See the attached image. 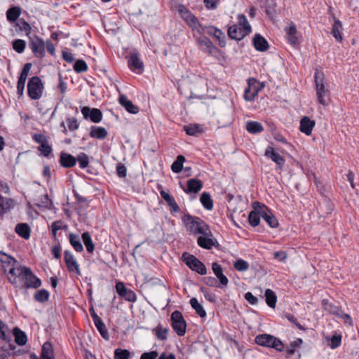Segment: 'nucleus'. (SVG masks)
I'll list each match as a JSON object with an SVG mask.
<instances>
[{
  "label": "nucleus",
  "mask_w": 359,
  "mask_h": 359,
  "mask_svg": "<svg viewBox=\"0 0 359 359\" xmlns=\"http://www.w3.org/2000/svg\"><path fill=\"white\" fill-rule=\"evenodd\" d=\"M182 220L188 231L194 235L201 234L207 236L210 234V230L206 223L200 217L184 215Z\"/></svg>",
  "instance_id": "f257e3e1"
},
{
  "label": "nucleus",
  "mask_w": 359,
  "mask_h": 359,
  "mask_svg": "<svg viewBox=\"0 0 359 359\" xmlns=\"http://www.w3.org/2000/svg\"><path fill=\"white\" fill-rule=\"evenodd\" d=\"M314 79L318 102L323 106H327L330 101V90L325 86L323 73L317 71Z\"/></svg>",
  "instance_id": "f03ea898"
},
{
  "label": "nucleus",
  "mask_w": 359,
  "mask_h": 359,
  "mask_svg": "<svg viewBox=\"0 0 359 359\" xmlns=\"http://www.w3.org/2000/svg\"><path fill=\"white\" fill-rule=\"evenodd\" d=\"M18 282L25 289H37L41 285V280L34 274L30 268L25 266L22 269Z\"/></svg>",
  "instance_id": "7ed1b4c3"
},
{
  "label": "nucleus",
  "mask_w": 359,
  "mask_h": 359,
  "mask_svg": "<svg viewBox=\"0 0 359 359\" xmlns=\"http://www.w3.org/2000/svg\"><path fill=\"white\" fill-rule=\"evenodd\" d=\"M255 341L259 346L273 348L279 352L283 351L285 348L283 342L277 337L271 334H259L255 337Z\"/></svg>",
  "instance_id": "20e7f679"
},
{
  "label": "nucleus",
  "mask_w": 359,
  "mask_h": 359,
  "mask_svg": "<svg viewBox=\"0 0 359 359\" xmlns=\"http://www.w3.org/2000/svg\"><path fill=\"white\" fill-rule=\"evenodd\" d=\"M182 257L184 263L191 270L196 271L201 275L206 274L207 270L205 266L194 255L188 252H184Z\"/></svg>",
  "instance_id": "39448f33"
},
{
  "label": "nucleus",
  "mask_w": 359,
  "mask_h": 359,
  "mask_svg": "<svg viewBox=\"0 0 359 359\" xmlns=\"http://www.w3.org/2000/svg\"><path fill=\"white\" fill-rule=\"evenodd\" d=\"M43 86L39 76L32 77L27 83V93L32 100H39L41 97Z\"/></svg>",
  "instance_id": "423d86ee"
},
{
  "label": "nucleus",
  "mask_w": 359,
  "mask_h": 359,
  "mask_svg": "<svg viewBox=\"0 0 359 359\" xmlns=\"http://www.w3.org/2000/svg\"><path fill=\"white\" fill-rule=\"evenodd\" d=\"M8 264L11 267L8 270V280L12 285H18V278L22 271L25 266L20 265L14 258L11 257H7Z\"/></svg>",
  "instance_id": "0eeeda50"
},
{
  "label": "nucleus",
  "mask_w": 359,
  "mask_h": 359,
  "mask_svg": "<svg viewBox=\"0 0 359 359\" xmlns=\"http://www.w3.org/2000/svg\"><path fill=\"white\" fill-rule=\"evenodd\" d=\"M253 208H259V215L271 228H276L278 226V221L271 211L265 205L258 201L253 203Z\"/></svg>",
  "instance_id": "6e6552de"
},
{
  "label": "nucleus",
  "mask_w": 359,
  "mask_h": 359,
  "mask_svg": "<svg viewBox=\"0 0 359 359\" xmlns=\"http://www.w3.org/2000/svg\"><path fill=\"white\" fill-rule=\"evenodd\" d=\"M172 327L178 336H184L186 333L187 323L182 314L179 311H175L171 314Z\"/></svg>",
  "instance_id": "1a4fd4ad"
},
{
  "label": "nucleus",
  "mask_w": 359,
  "mask_h": 359,
  "mask_svg": "<svg viewBox=\"0 0 359 359\" xmlns=\"http://www.w3.org/2000/svg\"><path fill=\"white\" fill-rule=\"evenodd\" d=\"M29 46L35 57L42 58L45 56V43L37 35L29 36Z\"/></svg>",
  "instance_id": "9d476101"
},
{
  "label": "nucleus",
  "mask_w": 359,
  "mask_h": 359,
  "mask_svg": "<svg viewBox=\"0 0 359 359\" xmlns=\"http://www.w3.org/2000/svg\"><path fill=\"white\" fill-rule=\"evenodd\" d=\"M323 309L330 314L334 315L339 318L344 319L346 323H352L351 318L349 315L344 313L337 306L330 302L328 300L323 299L322 302Z\"/></svg>",
  "instance_id": "9b49d317"
},
{
  "label": "nucleus",
  "mask_w": 359,
  "mask_h": 359,
  "mask_svg": "<svg viewBox=\"0 0 359 359\" xmlns=\"http://www.w3.org/2000/svg\"><path fill=\"white\" fill-rule=\"evenodd\" d=\"M177 11L181 18L190 26L194 30L200 27V22L197 18L194 15L191 11L184 5H180L177 7Z\"/></svg>",
  "instance_id": "f8f14e48"
},
{
  "label": "nucleus",
  "mask_w": 359,
  "mask_h": 359,
  "mask_svg": "<svg viewBox=\"0 0 359 359\" xmlns=\"http://www.w3.org/2000/svg\"><path fill=\"white\" fill-rule=\"evenodd\" d=\"M200 49L208 55L215 56L219 53V49L206 36H201L198 39Z\"/></svg>",
  "instance_id": "ddd939ff"
},
{
  "label": "nucleus",
  "mask_w": 359,
  "mask_h": 359,
  "mask_svg": "<svg viewBox=\"0 0 359 359\" xmlns=\"http://www.w3.org/2000/svg\"><path fill=\"white\" fill-rule=\"evenodd\" d=\"M64 259L68 271L71 273H75L77 276H81V272L74 255L68 250H65L64 252Z\"/></svg>",
  "instance_id": "4468645a"
},
{
  "label": "nucleus",
  "mask_w": 359,
  "mask_h": 359,
  "mask_svg": "<svg viewBox=\"0 0 359 359\" xmlns=\"http://www.w3.org/2000/svg\"><path fill=\"white\" fill-rule=\"evenodd\" d=\"M116 290L117 294L125 300L130 302H136L135 293L132 290L127 288L122 282H118L116 284Z\"/></svg>",
  "instance_id": "2eb2a0df"
},
{
  "label": "nucleus",
  "mask_w": 359,
  "mask_h": 359,
  "mask_svg": "<svg viewBox=\"0 0 359 359\" xmlns=\"http://www.w3.org/2000/svg\"><path fill=\"white\" fill-rule=\"evenodd\" d=\"M81 113L86 119L89 118L93 123H97L102 120V113L99 109L83 107Z\"/></svg>",
  "instance_id": "dca6fc26"
},
{
  "label": "nucleus",
  "mask_w": 359,
  "mask_h": 359,
  "mask_svg": "<svg viewBox=\"0 0 359 359\" xmlns=\"http://www.w3.org/2000/svg\"><path fill=\"white\" fill-rule=\"evenodd\" d=\"M29 359H55L51 343L46 341L43 344L40 357L32 353L29 354Z\"/></svg>",
  "instance_id": "f3484780"
},
{
  "label": "nucleus",
  "mask_w": 359,
  "mask_h": 359,
  "mask_svg": "<svg viewBox=\"0 0 359 359\" xmlns=\"http://www.w3.org/2000/svg\"><path fill=\"white\" fill-rule=\"evenodd\" d=\"M259 83L255 80H248V86L244 91V98L247 101H252L258 94L259 88Z\"/></svg>",
  "instance_id": "a211bd4d"
},
{
  "label": "nucleus",
  "mask_w": 359,
  "mask_h": 359,
  "mask_svg": "<svg viewBox=\"0 0 359 359\" xmlns=\"http://www.w3.org/2000/svg\"><path fill=\"white\" fill-rule=\"evenodd\" d=\"M264 155L271 159L274 163H276V166L278 169H282L285 164V158L280 156L278 153L274 151L273 148L271 147H269L266 148L265 151Z\"/></svg>",
  "instance_id": "6ab92c4d"
},
{
  "label": "nucleus",
  "mask_w": 359,
  "mask_h": 359,
  "mask_svg": "<svg viewBox=\"0 0 359 359\" xmlns=\"http://www.w3.org/2000/svg\"><path fill=\"white\" fill-rule=\"evenodd\" d=\"M180 187L182 188L184 192L189 193H198L203 188V182L200 180L192 178L187 181V188L185 189L182 184L180 183Z\"/></svg>",
  "instance_id": "aec40b11"
},
{
  "label": "nucleus",
  "mask_w": 359,
  "mask_h": 359,
  "mask_svg": "<svg viewBox=\"0 0 359 359\" xmlns=\"http://www.w3.org/2000/svg\"><path fill=\"white\" fill-rule=\"evenodd\" d=\"M128 65L133 71L138 70L140 73L144 71L143 62L137 52L130 53Z\"/></svg>",
  "instance_id": "412c9836"
},
{
  "label": "nucleus",
  "mask_w": 359,
  "mask_h": 359,
  "mask_svg": "<svg viewBox=\"0 0 359 359\" xmlns=\"http://www.w3.org/2000/svg\"><path fill=\"white\" fill-rule=\"evenodd\" d=\"M119 104L129 113L136 114L139 112V108L135 105L125 95L118 97Z\"/></svg>",
  "instance_id": "4be33fe9"
},
{
  "label": "nucleus",
  "mask_w": 359,
  "mask_h": 359,
  "mask_svg": "<svg viewBox=\"0 0 359 359\" xmlns=\"http://www.w3.org/2000/svg\"><path fill=\"white\" fill-rule=\"evenodd\" d=\"M315 126L314 121L311 120L308 116H304L300 121L299 130L305 135H310Z\"/></svg>",
  "instance_id": "5701e85b"
},
{
  "label": "nucleus",
  "mask_w": 359,
  "mask_h": 359,
  "mask_svg": "<svg viewBox=\"0 0 359 359\" xmlns=\"http://www.w3.org/2000/svg\"><path fill=\"white\" fill-rule=\"evenodd\" d=\"M227 34L231 39L236 41H241L248 35L246 32L243 31L242 29L236 25L229 27L227 30Z\"/></svg>",
  "instance_id": "b1692460"
},
{
  "label": "nucleus",
  "mask_w": 359,
  "mask_h": 359,
  "mask_svg": "<svg viewBox=\"0 0 359 359\" xmlns=\"http://www.w3.org/2000/svg\"><path fill=\"white\" fill-rule=\"evenodd\" d=\"M60 163L63 168H72L76 163V158L70 154L62 151L60 153Z\"/></svg>",
  "instance_id": "393cba45"
},
{
  "label": "nucleus",
  "mask_w": 359,
  "mask_h": 359,
  "mask_svg": "<svg viewBox=\"0 0 359 359\" xmlns=\"http://www.w3.org/2000/svg\"><path fill=\"white\" fill-rule=\"evenodd\" d=\"M212 269L219 281L220 285H218V287L226 286L229 280L226 276L223 274L222 266L218 263L214 262L212 264Z\"/></svg>",
  "instance_id": "a878e982"
},
{
  "label": "nucleus",
  "mask_w": 359,
  "mask_h": 359,
  "mask_svg": "<svg viewBox=\"0 0 359 359\" xmlns=\"http://www.w3.org/2000/svg\"><path fill=\"white\" fill-rule=\"evenodd\" d=\"M253 45L257 50L264 52L268 50L267 41L259 34H256L253 39Z\"/></svg>",
  "instance_id": "bb28decb"
},
{
  "label": "nucleus",
  "mask_w": 359,
  "mask_h": 359,
  "mask_svg": "<svg viewBox=\"0 0 359 359\" xmlns=\"http://www.w3.org/2000/svg\"><path fill=\"white\" fill-rule=\"evenodd\" d=\"M15 233L21 238L28 240L30 238L31 229L27 223H19L15 226Z\"/></svg>",
  "instance_id": "cd10ccee"
},
{
  "label": "nucleus",
  "mask_w": 359,
  "mask_h": 359,
  "mask_svg": "<svg viewBox=\"0 0 359 359\" xmlns=\"http://www.w3.org/2000/svg\"><path fill=\"white\" fill-rule=\"evenodd\" d=\"M108 135L107 130L101 126H93L90 128V136L93 138L103 140Z\"/></svg>",
  "instance_id": "c85d7f7f"
},
{
  "label": "nucleus",
  "mask_w": 359,
  "mask_h": 359,
  "mask_svg": "<svg viewBox=\"0 0 359 359\" xmlns=\"http://www.w3.org/2000/svg\"><path fill=\"white\" fill-rule=\"evenodd\" d=\"M94 324L101 336L104 339L109 340V335L107 329L106 328V325L98 316H94Z\"/></svg>",
  "instance_id": "c756f323"
},
{
  "label": "nucleus",
  "mask_w": 359,
  "mask_h": 359,
  "mask_svg": "<svg viewBox=\"0 0 359 359\" xmlns=\"http://www.w3.org/2000/svg\"><path fill=\"white\" fill-rule=\"evenodd\" d=\"M285 32L288 42L292 45H295L298 42L297 36V28L295 25L292 22L288 27L285 28Z\"/></svg>",
  "instance_id": "7c9ffc66"
},
{
  "label": "nucleus",
  "mask_w": 359,
  "mask_h": 359,
  "mask_svg": "<svg viewBox=\"0 0 359 359\" xmlns=\"http://www.w3.org/2000/svg\"><path fill=\"white\" fill-rule=\"evenodd\" d=\"M210 234L201 236L197 239L198 245L205 249H211L215 245V241L210 238Z\"/></svg>",
  "instance_id": "2f4dec72"
},
{
  "label": "nucleus",
  "mask_w": 359,
  "mask_h": 359,
  "mask_svg": "<svg viewBox=\"0 0 359 359\" xmlns=\"http://www.w3.org/2000/svg\"><path fill=\"white\" fill-rule=\"evenodd\" d=\"M15 346L10 342L5 343L3 345H0V359H6L11 355H13V351Z\"/></svg>",
  "instance_id": "473e14b6"
},
{
  "label": "nucleus",
  "mask_w": 359,
  "mask_h": 359,
  "mask_svg": "<svg viewBox=\"0 0 359 359\" xmlns=\"http://www.w3.org/2000/svg\"><path fill=\"white\" fill-rule=\"evenodd\" d=\"M13 334L15 337V341L19 346H23L27 343V339L25 333L18 327L13 330Z\"/></svg>",
  "instance_id": "72a5a7b5"
},
{
  "label": "nucleus",
  "mask_w": 359,
  "mask_h": 359,
  "mask_svg": "<svg viewBox=\"0 0 359 359\" xmlns=\"http://www.w3.org/2000/svg\"><path fill=\"white\" fill-rule=\"evenodd\" d=\"M6 14L8 21L14 22L19 18L21 14V9L18 6H13L6 11Z\"/></svg>",
  "instance_id": "f704fd0d"
},
{
  "label": "nucleus",
  "mask_w": 359,
  "mask_h": 359,
  "mask_svg": "<svg viewBox=\"0 0 359 359\" xmlns=\"http://www.w3.org/2000/svg\"><path fill=\"white\" fill-rule=\"evenodd\" d=\"M334 23L332 28V34L334 39L338 41H342V35L341 34V29H342V23L339 20L334 18Z\"/></svg>",
  "instance_id": "c9c22d12"
},
{
  "label": "nucleus",
  "mask_w": 359,
  "mask_h": 359,
  "mask_svg": "<svg viewBox=\"0 0 359 359\" xmlns=\"http://www.w3.org/2000/svg\"><path fill=\"white\" fill-rule=\"evenodd\" d=\"M246 130L250 133L257 134L262 132L264 130V128L260 123L250 121L246 123Z\"/></svg>",
  "instance_id": "e433bc0d"
},
{
  "label": "nucleus",
  "mask_w": 359,
  "mask_h": 359,
  "mask_svg": "<svg viewBox=\"0 0 359 359\" xmlns=\"http://www.w3.org/2000/svg\"><path fill=\"white\" fill-rule=\"evenodd\" d=\"M82 241L86 248L87 251L89 253H93L95 250V245L91 238V236L89 232L86 231L81 235Z\"/></svg>",
  "instance_id": "4c0bfd02"
},
{
  "label": "nucleus",
  "mask_w": 359,
  "mask_h": 359,
  "mask_svg": "<svg viewBox=\"0 0 359 359\" xmlns=\"http://www.w3.org/2000/svg\"><path fill=\"white\" fill-rule=\"evenodd\" d=\"M69 243L76 252H81L83 251V245L78 235L70 233Z\"/></svg>",
  "instance_id": "58836bf2"
},
{
  "label": "nucleus",
  "mask_w": 359,
  "mask_h": 359,
  "mask_svg": "<svg viewBox=\"0 0 359 359\" xmlns=\"http://www.w3.org/2000/svg\"><path fill=\"white\" fill-rule=\"evenodd\" d=\"M255 210L251 211L248 215V221L251 226H257L260 222L261 215H259V208H254Z\"/></svg>",
  "instance_id": "ea45409f"
},
{
  "label": "nucleus",
  "mask_w": 359,
  "mask_h": 359,
  "mask_svg": "<svg viewBox=\"0 0 359 359\" xmlns=\"http://www.w3.org/2000/svg\"><path fill=\"white\" fill-rule=\"evenodd\" d=\"M264 296L267 305L271 308H275L277 302V297L275 292L271 289H266Z\"/></svg>",
  "instance_id": "a19ab883"
},
{
  "label": "nucleus",
  "mask_w": 359,
  "mask_h": 359,
  "mask_svg": "<svg viewBox=\"0 0 359 359\" xmlns=\"http://www.w3.org/2000/svg\"><path fill=\"white\" fill-rule=\"evenodd\" d=\"M200 201L205 209L211 210L213 208V201L210 194L203 192L201 196Z\"/></svg>",
  "instance_id": "79ce46f5"
},
{
  "label": "nucleus",
  "mask_w": 359,
  "mask_h": 359,
  "mask_svg": "<svg viewBox=\"0 0 359 359\" xmlns=\"http://www.w3.org/2000/svg\"><path fill=\"white\" fill-rule=\"evenodd\" d=\"M152 332L156 334L158 340L165 341L168 338V328L158 325L152 330Z\"/></svg>",
  "instance_id": "37998d69"
},
{
  "label": "nucleus",
  "mask_w": 359,
  "mask_h": 359,
  "mask_svg": "<svg viewBox=\"0 0 359 359\" xmlns=\"http://www.w3.org/2000/svg\"><path fill=\"white\" fill-rule=\"evenodd\" d=\"M191 307L196 311V313L201 318L206 316V312L203 306L198 303L196 298L194 297L190 299Z\"/></svg>",
  "instance_id": "c03bdc74"
},
{
  "label": "nucleus",
  "mask_w": 359,
  "mask_h": 359,
  "mask_svg": "<svg viewBox=\"0 0 359 359\" xmlns=\"http://www.w3.org/2000/svg\"><path fill=\"white\" fill-rule=\"evenodd\" d=\"M238 25L243 31L246 32L249 34L252 32L251 26L249 24L246 17L243 14H239L238 15Z\"/></svg>",
  "instance_id": "a18cd8bd"
},
{
  "label": "nucleus",
  "mask_w": 359,
  "mask_h": 359,
  "mask_svg": "<svg viewBox=\"0 0 359 359\" xmlns=\"http://www.w3.org/2000/svg\"><path fill=\"white\" fill-rule=\"evenodd\" d=\"M0 338L6 342L12 341V336L11 335L8 326L0 320Z\"/></svg>",
  "instance_id": "49530a36"
},
{
  "label": "nucleus",
  "mask_w": 359,
  "mask_h": 359,
  "mask_svg": "<svg viewBox=\"0 0 359 359\" xmlns=\"http://www.w3.org/2000/svg\"><path fill=\"white\" fill-rule=\"evenodd\" d=\"M185 161V158L182 155H179L177 159L172 163L171 170L175 173H179L183 169V163Z\"/></svg>",
  "instance_id": "de8ad7c7"
},
{
  "label": "nucleus",
  "mask_w": 359,
  "mask_h": 359,
  "mask_svg": "<svg viewBox=\"0 0 359 359\" xmlns=\"http://www.w3.org/2000/svg\"><path fill=\"white\" fill-rule=\"evenodd\" d=\"M217 29V27L209 25V26H203L200 24V27L195 29L196 31H197L200 34H206L210 36H213L214 34H215L216 30Z\"/></svg>",
  "instance_id": "09e8293b"
},
{
  "label": "nucleus",
  "mask_w": 359,
  "mask_h": 359,
  "mask_svg": "<svg viewBox=\"0 0 359 359\" xmlns=\"http://www.w3.org/2000/svg\"><path fill=\"white\" fill-rule=\"evenodd\" d=\"M49 298V292L45 290L41 289L37 291L34 294V299L39 302H45Z\"/></svg>",
  "instance_id": "8fccbe9b"
},
{
  "label": "nucleus",
  "mask_w": 359,
  "mask_h": 359,
  "mask_svg": "<svg viewBox=\"0 0 359 359\" xmlns=\"http://www.w3.org/2000/svg\"><path fill=\"white\" fill-rule=\"evenodd\" d=\"M184 130L189 135H196L198 133H202V128L199 125H189L184 126Z\"/></svg>",
  "instance_id": "3c124183"
},
{
  "label": "nucleus",
  "mask_w": 359,
  "mask_h": 359,
  "mask_svg": "<svg viewBox=\"0 0 359 359\" xmlns=\"http://www.w3.org/2000/svg\"><path fill=\"white\" fill-rule=\"evenodd\" d=\"M302 344V340L299 338L296 340L292 341L290 346L287 348L286 351L288 355H292L294 354L296 349L300 348Z\"/></svg>",
  "instance_id": "603ef678"
},
{
  "label": "nucleus",
  "mask_w": 359,
  "mask_h": 359,
  "mask_svg": "<svg viewBox=\"0 0 359 359\" xmlns=\"http://www.w3.org/2000/svg\"><path fill=\"white\" fill-rule=\"evenodd\" d=\"M114 359H129L130 352L128 349L116 348L114 351Z\"/></svg>",
  "instance_id": "864d4df0"
},
{
  "label": "nucleus",
  "mask_w": 359,
  "mask_h": 359,
  "mask_svg": "<svg viewBox=\"0 0 359 359\" xmlns=\"http://www.w3.org/2000/svg\"><path fill=\"white\" fill-rule=\"evenodd\" d=\"M76 161L79 162V167L81 169H85L89 165V158L85 153H80L76 158Z\"/></svg>",
  "instance_id": "5fc2aeb1"
},
{
  "label": "nucleus",
  "mask_w": 359,
  "mask_h": 359,
  "mask_svg": "<svg viewBox=\"0 0 359 359\" xmlns=\"http://www.w3.org/2000/svg\"><path fill=\"white\" fill-rule=\"evenodd\" d=\"M233 266L238 271H245L249 269V264L245 260L239 259L234 262Z\"/></svg>",
  "instance_id": "6e6d98bb"
},
{
  "label": "nucleus",
  "mask_w": 359,
  "mask_h": 359,
  "mask_svg": "<svg viewBox=\"0 0 359 359\" xmlns=\"http://www.w3.org/2000/svg\"><path fill=\"white\" fill-rule=\"evenodd\" d=\"M17 25L19 27L20 30L25 32L26 35L28 37L30 36L32 27L27 22H26L24 19H20Z\"/></svg>",
  "instance_id": "4d7b16f0"
},
{
  "label": "nucleus",
  "mask_w": 359,
  "mask_h": 359,
  "mask_svg": "<svg viewBox=\"0 0 359 359\" xmlns=\"http://www.w3.org/2000/svg\"><path fill=\"white\" fill-rule=\"evenodd\" d=\"M88 69V65L86 62L83 60H78L75 62L74 65V70L76 72L81 73L86 72Z\"/></svg>",
  "instance_id": "13d9d810"
},
{
  "label": "nucleus",
  "mask_w": 359,
  "mask_h": 359,
  "mask_svg": "<svg viewBox=\"0 0 359 359\" xmlns=\"http://www.w3.org/2000/svg\"><path fill=\"white\" fill-rule=\"evenodd\" d=\"M26 43L22 39H16L13 42V48L18 53H22L25 48Z\"/></svg>",
  "instance_id": "bf43d9fd"
},
{
  "label": "nucleus",
  "mask_w": 359,
  "mask_h": 359,
  "mask_svg": "<svg viewBox=\"0 0 359 359\" xmlns=\"http://www.w3.org/2000/svg\"><path fill=\"white\" fill-rule=\"evenodd\" d=\"M213 36L217 39L219 41V45L221 47H224L226 45V36L224 33L219 29L217 28L215 34H214Z\"/></svg>",
  "instance_id": "052dcab7"
},
{
  "label": "nucleus",
  "mask_w": 359,
  "mask_h": 359,
  "mask_svg": "<svg viewBox=\"0 0 359 359\" xmlns=\"http://www.w3.org/2000/svg\"><path fill=\"white\" fill-rule=\"evenodd\" d=\"M203 4L208 10H216L220 4V0H203Z\"/></svg>",
  "instance_id": "680f3d73"
},
{
  "label": "nucleus",
  "mask_w": 359,
  "mask_h": 359,
  "mask_svg": "<svg viewBox=\"0 0 359 359\" xmlns=\"http://www.w3.org/2000/svg\"><path fill=\"white\" fill-rule=\"evenodd\" d=\"M341 343V336L340 334L334 335L330 339V343L329 344V346L334 349L339 347Z\"/></svg>",
  "instance_id": "e2e57ef3"
},
{
  "label": "nucleus",
  "mask_w": 359,
  "mask_h": 359,
  "mask_svg": "<svg viewBox=\"0 0 359 359\" xmlns=\"http://www.w3.org/2000/svg\"><path fill=\"white\" fill-rule=\"evenodd\" d=\"M31 68H32V64L26 63L24 65L18 79L23 80V81H26Z\"/></svg>",
  "instance_id": "0e129e2a"
},
{
  "label": "nucleus",
  "mask_w": 359,
  "mask_h": 359,
  "mask_svg": "<svg viewBox=\"0 0 359 359\" xmlns=\"http://www.w3.org/2000/svg\"><path fill=\"white\" fill-rule=\"evenodd\" d=\"M39 149L42 153V154L46 157L48 156L53 151L52 147L50 144H48V142L42 145H40Z\"/></svg>",
  "instance_id": "69168bd1"
},
{
  "label": "nucleus",
  "mask_w": 359,
  "mask_h": 359,
  "mask_svg": "<svg viewBox=\"0 0 359 359\" xmlns=\"http://www.w3.org/2000/svg\"><path fill=\"white\" fill-rule=\"evenodd\" d=\"M67 122L68 123L69 130L71 131H74L77 130L79 127V122L74 118H67Z\"/></svg>",
  "instance_id": "338daca9"
},
{
  "label": "nucleus",
  "mask_w": 359,
  "mask_h": 359,
  "mask_svg": "<svg viewBox=\"0 0 359 359\" xmlns=\"http://www.w3.org/2000/svg\"><path fill=\"white\" fill-rule=\"evenodd\" d=\"M32 138L36 143H39L41 145L48 142L47 137L41 133L34 134Z\"/></svg>",
  "instance_id": "774afa93"
}]
</instances>
